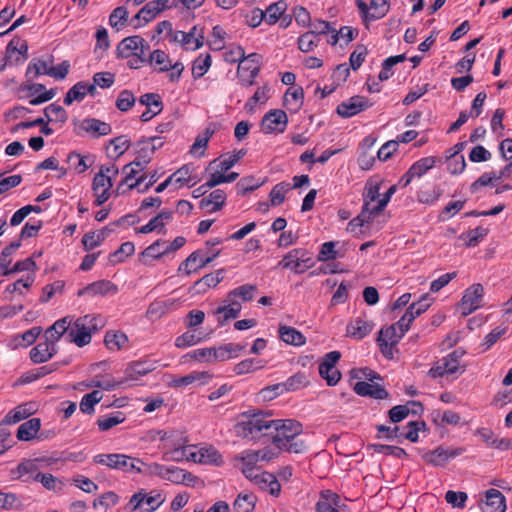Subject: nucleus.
<instances>
[{"instance_id": "1", "label": "nucleus", "mask_w": 512, "mask_h": 512, "mask_svg": "<svg viewBox=\"0 0 512 512\" xmlns=\"http://www.w3.org/2000/svg\"><path fill=\"white\" fill-rule=\"evenodd\" d=\"M269 417V413L264 414L262 411L247 416V420L235 426L237 435L251 439L270 436L277 448H280L302 433V425L296 420H272Z\"/></svg>"}, {"instance_id": "2", "label": "nucleus", "mask_w": 512, "mask_h": 512, "mask_svg": "<svg viewBox=\"0 0 512 512\" xmlns=\"http://www.w3.org/2000/svg\"><path fill=\"white\" fill-rule=\"evenodd\" d=\"M136 145L138 147L137 158L123 167L122 173L125 174V177L118 185L115 191L116 195L120 194L121 185L123 183H127L132 180L137 176V174L147 167L152 159L153 153L155 152L147 139L138 141Z\"/></svg>"}, {"instance_id": "3", "label": "nucleus", "mask_w": 512, "mask_h": 512, "mask_svg": "<svg viewBox=\"0 0 512 512\" xmlns=\"http://www.w3.org/2000/svg\"><path fill=\"white\" fill-rule=\"evenodd\" d=\"M484 296V287L480 283L471 285L464 291L463 297L459 303V308L463 316H468L482 306Z\"/></svg>"}, {"instance_id": "4", "label": "nucleus", "mask_w": 512, "mask_h": 512, "mask_svg": "<svg viewBox=\"0 0 512 512\" xmlns=\"http://www.w3.org/2000/svg\"><path fill=\"white\" fill-rule=\"evenodd\" d=\"M93 460L95 463L123 472L132 471L134 462L142 463V460L124 454H98Z\"/></svg>"}, {"instance_id": "5", "label": "nucleus", "mask_w": 512, "mask_h": 512, "mask_svg": "<svg viewBox=\"0 0 512 512\" xmlns=\"http://www.w3.org/2000/svg\"><path fill=\"white\" fill-rule=\"evenodd\" d=\"M220 252V250H216L211 253L208 252V255L204 256L201 250L194 251L180 264L178 271L185 270L187 275L197 272L214 261V259L219 256Z\"/></svg>"}, {"instance_id": "6", "label": "nucleus", "mask_w": 512, "mask_h": 512, "mask_svg": "<svg viewBox=\"0 0 512 512\" xmlns=\"http://www.w3.org/2000/svg\"><path fill=\"white\" fill-rule=\"evenodd\" d=\"M163 502L164 498L162 497L161 493L152 491L147 494L144 489H141L132 495L129 501V505L131 506L132 511H136L141 509L143 505L146 504L149 506V509L147 510L152 512L156 510Z\"/></svg>"}, {"instance_id": "7", "label": "nucleus", "mask_w": 512, "mask_h": 512, "mask_svg": "<svg viewBox=\"0 0 512 512\" xmlns=\"http://www.w3.org/2000/svg\"><path fill=\"white\" fill-rule=\"evenodd\" d=\"M88 319L90 318L83 316L74 322V326L68 332V342L75 343L78 347H83L91 342L92 335L90 328L87 327Z\"/></svg>"}, {"instance_id": "8", "label": "nucleus", "mask_w": 512, "mask_h": 512, "mask_svg": "<svg viewBox=\"0 0 512 512\" xmlns=\"http://www.w3.org/2000/svg\"><path fill=\"white\" fill-rule=\"evenodd\" d=\"M287 123V114L283 110L273 109L264 115L261 128L265 133H282L286 129Z\"/></svg>"}, {"instance_id": "9", "label": "nucleus", "mask_w": 512, "mask_h": 512, "mask_svg": "<svg viewBox=\"0 0 512 512\" xmlns=\"http://www.w3.org/2000/svg\"><path fill=\"white\" fill-rule=\"evenodd\" d=\"M462 453V449H445L442 446L434 450L425 451L422 454V459L432 466L443 467L446 463Z\"/></svg>"}, {"instance_id": "10", "label": "nucleus", "mask_w": 512, "mask_h": 512, "mask_svg": "<svg viewBox=\"0 0 512 512\" xmlns=\"http://www.w3.org/2000/svg\"><path fill=\"white\" fill-rule=\"evenodd\" d=\"M372 106V103L363 96H353L337 106L336 112L343 118L352 117Z\"/></svg>"}, {"instance_id": "11", "label": "nucleus", "mask_w": 512, "mask_h": 512, "mask_svg": "<svg viewBox=\"0 0 512 512\" xmlns=\"http://www.w3.org/2000/svg\"><path fill=\"white\" fill-rule=\"evenodd\" d=\"M190 461L201 464L220 466L224 463L222 455L213 446L202 447L196 452H191Z\"/></svg>"}, {"instance_id": "12", "label": "nucleus", "mask_w": 512, "mask_h": 512, "mask_svg": "<svg viewBox=\"0 0 512 512\" xmlns=\"http://www.w3.org/2000/svg\"><path fill=\"white\" fill-rule=\"evenodd\" d=\"M118 291L117 286L109 280H98L88 284L77 292L78 296H107L109 294H116Z\"/></svg>"}, {"instance_id": "13", "label": "nucleus", "mask_w": 512, "mask_h": 512, "mask_svg": "<svg viewBox=\"0 0 512 512\" xmlns=\"http://www.w3.org/2000/svg\"><path fill=\"white\" fill-rule=\"evenodd\" d=\"M485 502L481 506L482 512H505V496L497 489L491 488L485 492Z\"/></svg>"}, {"instance_id": "14", "label": "nucleus", "mask_w": 512, "mask_h": 512, "mask_svg": "<svg viewBox=\"0 0 512 512\" xmlns=\"http://www.w3.org/2000/svg\"><path fill=\"white\" fill-rule=\"evenodd\" d=\"M56 353V345L45 339L30 350V359L35 364L44 363L51 359Z\"/></svg>"}, {"instance_id": "15", "label": "nucleus", "mask_w": 512, "mask_h": 512, "mask_svg": "<svg viewBox=\"0 0 512 512\" xmlns=\"http://www.w3.org/2000/svg\"><path fill=\"white\" fill-rule=\"evenodd\" d=\"M79 127L81 130L91 134L95 138L109 135L112 132V127L109 123L103 122L96 118L84 119L80 123Z\"/></svg>"}, {"instance_id": "16", "label": "nucleus", "mask_w": 512, "mask_h": 512, "mask_svg": "<svg viewBox=\"0 0 512 512\" xmlns=\"http://www.w3.org/2000/svg\"><path fill=\"white\" fill-rule=\"evenodd\" d=\"M353 389L360 396H369L374 399H386L389 396L387 390L377 383L370 384L365 381H359L354 385Z\"/></svg>"}, {"instance_id": "17", "label": "nucleus", "mask_w": 512, "mask_h": 512, "mask_svg": "<svg viewBox=\"0 0 512 512\" xmlns=\"http://www.w3.org/2000/svg\"><path fill=\"white\" fill-rule=\"evenodd\" d=\"M165 474L166 477L164 480L170 481L174 484H184L187 486H193L198 479L192 473L174 466L168 467Z\"/></svg>"}, {"instance_id": "18", "label": "nucleus", "mask_w": 512, "mask_h": 512, "mask_svg": "<svg viewBox=\"0 0 512 512\" xmlns=\"http://www.w3.org/2000/svg\"><path fill=\"white\" fill-rule=\"evenodd\" d=\"M70 324L71 319H69V317H64L62 319L57 320L51 327H49L45 331L44 338L49 340L51 343H54V345H56V342L63 335H66V339H68Z\"/></svg>"}, {"instance_id": "19", "label": "nucleus", "mask_w": 512, "mask_h": 512, "mask_svg": "<svg viewBox=\"0 0 512 512\" xmlns=\"http://www.w3.org/2000/svg\"><path fill=\"white\" fill-rule=\"evenodd\" d=\"M40 427L41 420L39 418H31L18 427L16 437L20 441L33 440L37 438Z\"/></svg>"}, {"instance_id": "20", "label": "nucleus", "mask_w": 512, "mask_h": 512, "mask_svg": "<svg viewBox=\"0 0 512 512\" xmlns=\"http://www.w3.org/2000/svg\"><path fill=\"white\" fill-rule=\"evenodd\" d=\"M373 329V323L357 317L347 325V335L355 339H363Z\"/></svg>"}, {"instance_id": "21", "label": "nucleus", "mask_w": 512, "mask_h": 512, "mask_svg": "<svg viewBox=\"0 0 512 512\" xmlns=\"http://www.w3.org/2000/svg\"><path fill=\"white\" fill-rule=\"evenodd\" d=\"M465 355L463 348H457L446 357L442 359L443 369L449 372V374H455L457 372L463 373L465 366H460V360Z\"/></svg>"}, {"instance_id": "22", "label": "nucleus", "mask_w": 512, "mask_h": 512, "mask_svg": "<svg viewBox=\"0 0 512 512\" xmlns=\"http://www.w3.org/2000/svg\"><path fill=\"white\" fill-rule=\"evenodd\" d=\"M142 37L139 35L124 38L117 46V55L120 58H129L136 53Z\"/></svg>"}, {"instance_id": "23", "label": "nucleus", "mask_w": 512, "mask_h": 512, "mask_svg": "<svg viewBox=\"0 0 512 512\" xmlns=\"http://www.w3.org/2000/svg\"><path fill=\"white\" fill-rule=\"evenodd\" d=\"M155 369V363L151 361H137L131 363L125 370L126 379L137 380L139 377L152 372Z\"/></svg>"}, {"instance_id": "24", "label": "nucleus", "mask_w": 512, "mask_h": 512, "mask_svg": "<svg viewBox=\"0 0 512 512\" xmlns=\"http://www.w3.org/2000/svg\"><path fill=\"white\" fill-rule=\"evenodd\" d=\"M254 484L261 490L268 491L273 496H278L280 493V483L276 477L269 472H261Z\"/></svg>"}, {"instance_id": "25", "label": "nucleus", "mask_w": 512, "mask_h": 512, "mask_svg": "<svg viewBox=\"0 0 512 512\" xmlns=\"http://www.w3.org/2000/svg\"><path fill=\"white\" fill-rule=\"evenodd\" d=\"M226 202V193L222 189H216L212 191L208 197L203 198L199 205L201 209H206L210 205H212V208L209 210V212H216L222 209Z\"/></svg>"}, {"instance_id": "26", "label": "nucleus", "mask_w": 512, "mask_h": 512, "mask_svg": "<svg viewBox=\"0 0 512 512\" xmlns=\"http://www.w3.org/2000/svg\"><path fill=\"white\" fill-rule=\"evenodd\" d=\"M32 404L19 405L6 414L2 423L11 425L18 423L33 414Z\"/></svg>"}, {"instance_id": "27", "label": "nucleus", "mask_w": 512, "mask_h": 512, "mask_svg": "<svg viewBox=\"0 0 512 512\" xmlns=\"http://www.w3.org/2000/svg\"><path fill=\"white\" fill-rule=\"evenodd\" d=\"M262 56L258 53H251L246 56L238 65V72H247L257 76L260 72Z\"/></svg>"}, {"instance_id": "28", "label": "nucleus", "mask_w": 512, "mask_h": 512, "mask_svg": "<svg viewBox=\"0 0 512 512\" xmlns=\"http://www.w3.org/2000/svg\"><path fill=\"white\" fill-rule=\"evenodd\" d=\"M279 337L285 343L294 346H301L305 344L306 341L304 335L300 331L290 326H280Z\"/></svg>"}, {"instance_id": "29", "label": "nucleus", "mask_w": 512, "mask_h": 512, "mask_svg": "<svg viewBox=\"0 0 512 512\" xmlns=\"http://www.w3.org/2000/svg\"><path fill=\"white\" fill-rule=\"evenodd\" d=\"M304 92L302 87L290 88L284 95V105L291 111L297 112L303 104Z\"/></svg>"}, {"instance_id": "30", "label": "nucleus", "mask_w": 512, "mask_h": 512, "mask_svg": "<svg viewBox=\"0 0 512 512\" xmlns=\"http://www.w3.org/2000/svg\"><path fill=\"white\" fill-rule=\"evenodd\" d=\"M105 345L110 350H120L127 347L128 337L121 331H108L104 338Z\"/></svg>"}, {"instance_id": "31", "label": "nucleus", "mask_w": 512, "mask_h": 512, "mask_svg": "<svg viewBox=\"0 0 512 512\" xmlns=\"http://www.w3.org/2000/svg\"><path fill=\"white\" fill-rule=\"evenodd\" d=\"M226 302V305L218 307L217 310L215 311L216 314L223 315V320L219 319V323L221 325H223L224 321L237 318L241 311L240 302L236 301L234 298H231L229 300V298L227 297Z\"/></svg>"}, {"instance_id": "32", "label": "nucleus", "mask_w": 512, "mask_h": 512, "mask_svg": "<svg viewBox=\"0 0 512 512\" xmlns=\"http://www.w3.org/2000/svg\"><path fill=\"white\" fill-rule=\"evenodd\" d=\"M168 0L150 1L144 7L140 9V14L144 15V23H149L153 20L161 11L168 8Z\"/></svg>"}, {"instance_id": "33", "label": "nucleus", "mask_w": 512, "mask_h": 512, "mask_svg": "<svg viewBox=\"0 0 512 512\" xmlns=\"http://www.w3.org/2000/svg\"><path fill=\"white\" fill-rule=\"evenodd\" d=\"M257 501L253 493H240L233 503L234 512H252Z\"/></svg>"}, {"instance_id": "34", "label": "nucleus", "mask_w": 512, "mask_h": 512, "mask_svg": "<svg viewBox=\"0 0 512 512\" xmlns=\"http://www.w3.org/2000/svg\"><path fill=\"white\" fill-rule=\"evenodd\" d=\"M212 63L211 55L209 53L200 54L192 65V76L194 79L201 78L209 70Z\"/></svg>"}, {"instance_id": "35", "label": "nucleus", "mask_w": 512, "mask_h": 512, "mask_svg": "<svg viewBox=\"0 0 512 512\" xmlns=\"http://www.w3.org/2000/svg\"><path fill=\"white\" fill-rule=\"evenodd\" d=\"M368 450H372L374 453H380L385 455H391L395 458H405L408 456L406 451L403 448L392 445H384V444H369Z\"/></svg>"}, {"instance_id": "36", "label": "nucleus", "mask_w": 512, "mask_h": 512, "mask_svg": "<svg viewBox=\"0 0 512 512\" xmlns=\"http://www.w3.org/2000/svg\"><path fill=\"white\" fill-rule=\"evenodd\" d=\"M128 10L124 6L116 7L109 16V25L119 31L126 26L128 21Z\"/></svg>"}, {"instance_id": "37", "label": "nucleus", "mask_w": 512, "mask_h": 512, "mask_svg": "<svg viewBox=\"0 0 512 512\" xmlns=\"http://www.w3.org/2000/svg\"><path fill=\"white\" fill-rule=\"evenodd\" d=\"M44 115L47 118L48 122H59L61 124L65 123L68 119V114L66 110L55 103L48 105L44 109Z\"/></svg>"}, {"instance_id": "38", "label": "nucleus", "mask_w": 512, "mask_h": 512, "mask_svg": "<svg viewBox=\"0 0 512 512\" xmlns=\"http://www.w3.org/2000/svg\"><path fill=\"white\" fill-rule=\"evenodd\" d=\"M125 419V415L122 412L117 411L110 415L99 418L97 420V425L101 431H108L114 426L123 423Z\"/></svg>"}, {"instance_id": "39", "label": "nucleus", "mask_w": 512, "mask_h": 512, "mask_svg": "<svg viewBox=\"0 0 512 512\" xmlns=\"http://www.w3.org/2000/svg\"><path fill=\"white\" fill-rule=\"evenodd\" d=\"M436 164V158L433 156L424 157L416 161L408 170L414 177H421L428 170L434 167Z\"/></svg>"}, {"instance_id": "40", "label": "nucleus", "mask_w": 512, "mask_h": 512, "mask_svg": "<svg viewBox=\"0 0 512 512\" xmlns=\"http://www.w3.org/2000/svg\"><path fill=\"white\" fill-rule=\"evenodd\" d=\"M286 8L287 4L284 1H278L268 6L264 12L266 16V22L269 25L275 24L284 14Z\"/></svg>"}, {"instance_id": "41", "label": "nucleus", "mask_w": 512, "mask_h": 512, "mask_svg": "<svg viewBox=\"0 0 512 512\" xmlns=\"http://www.w3.org/2000/svg\"><path fill=\"white\" fill-rule=\"evenodd\" d=\"M53 63V58L49 57L48 60L43 59H34L27 67L26 75L29 76L33 73L34 77H37L41 74L48 75V71L50 69V65Z\"/></svg>"}, {"instance_id": "42", "label": "nucleus", "mask_w": 512, "mask_h": 512, "mask_svg": "<svg viewBox=\"0 0 512 512\" xmlns=\"http://www.w3.org/2000/svg\"><path fill=\"white\" fill-rule=\"evenodd\" d=\"M101 399L102 394L98 390L85 394L80 402V410L85 414H92L94 412V406L100 402Z\"/></svg>"}, {"instance_id": "43", "label": "nucleus", "mask_w": 512, "mask_h": 512, "mask_svg": "<svg viewBox=\"0 0 512 512\" xmlns=\"http://www.w3.org/2000/svg\"><path fill=\"white\" fill-rule=\"evenodd\" d=\"M369 9L370 15L367 16L369 21H374L383 18L389 11V0H371Z\"/></svg>"}, {"instance_id": "44", "label": "nucleus", "mask_w": 512, "mask_h": 512, "mask_svg": "<svg viewBox=\"0 0 512 512\" xmlns=\"http://www.w3.org/2000/svg\"><path fill=\"white\" fill-rule=\"evenodd\" d=\"M135 252V246L132 242H124L121 246L109 256V261L112 264L120 263L125 258L133 255Z\"/></svg>"}, {"instance_id": "45", "label": "nucleus", "mask_w": 512, "mask_h": 512, "mask_svg": "<svg viewBox=\"0 0 512 512\" xmlns=\"http://www.w3.org/2000/svg\"><path fill=\"white\" fill-rule=\"evenodd\" d=\"M319 374L320 376L326 380L327 385L334 386L341 379V373L335 367L330 366L328 364L319 365Z\"/></svg>"}, {"instance_id": "46", "label": "nucleus", "mask_w": 512, "mask_h": 512, "mask_svg": "<svg viewBox=\"0 0 512 512\" xmlns=\"http://www.w3.org/2000/svg\"><path fill=\"white\" fill-rule=\"evenodd\" d=\"M488 234V229L484 227H477L463 233L460 238L466 241L468 247H475L479 242Z\"/></svg>"}, {"instance_id": "47", "label": "nucleus", "mask_w": 512, "mask_h": 512, "mask_svg": "<svg viewBox=\"0 0 512 512\" xmlns=\"http://www.w3.org/2000/svg\"><path fill=\"white\" fill-rule=\"evenodd\" d=\"M211 376L207 372H192L188 375H185L183 377H179L174 379L171 382V386L173 387H182V386H188L195 382L196 380H202L203 382H206L207 379H209Z\"/></svg>"}, {"instance_id": "48", "label": "nucleus", "mask_w": 512, "mask_h": 512, "mask_svg": "<svg viewBox=\"0 0 512 512\" xmlns=\"http://www.w3.org/2000/svg\"><path fill=\"white\" fill-rule=\"evenodd\" d=\"M86 94L84 91V81L77 82L74 86H72L64 97V104L69 106L74 101H82L85 98Z\"/></svg>"}, {"instance_id": "49", "label": "nucleus", "mask_w": 512, "mask_h": 512, "mask_svg": "<svg viewBox=\"0 0 512 512\" xmlns=\"http://www.w3.org/2000/svg\"><path fill=\"white\" fill-rule=\"evenodd\" d=\"M404 60H405L404 54L391 56V57H388L387 59H385L382 64V69L378 75L379 80L385 81V80L389 79L390 76L392 75V72H391L392 67L398 63L403 62Z\"/></svg>"}, {"instance_id": "50", "label": "nucleus", "mask_w": 512, "mask_h": 512, "mask_svg": "<svg viewBox=\"0 0 512 512\" xmlns=\"http://www.w3.org/2000/svg\"><path fill=\"white\" fill-rule=\"evenodd\" d=\"M291 189L289 183L281 182L275 185L270 192V201L273 206L280 205L285 200V194Z\"/></svg>"}, {"instance_id": "51", "label": "nucleus", "mask_w": 512, "mask_h": 512, "mask_svg": "<svg viewBox=\"0 0 512 512\" xmlns=\"http://www.w3.org/2000/svg\"><path fill=\"white\" fill-rule=\"evenodd\" d=\"M257 290L255 285L245 284L241 285L228 293L229 300L231 298L239 297L243 301H250L254 297V293Z\"/></svg>"}, {"instance_id": "52", "label": "nucleus", "mask_w": 512, "mask_h": 512, "mask_svg": "<svg viewBox=\"0 0 512 512\" xmlns=\"http://www.w3.org/2000/svg\"><path fill=\"white\" fill-rule=\"evenodd\" d=\"M261 185L262 183L259 182V180L255 179L253 176H249L240 179L236 184V189L239 195L244 196L247 193L258 189Z\"/></svg>"}, {"instance_id": "53", "label": "nucleus", "mask_w": 512, "mask_h": 512, "mask_svg": "<svg viewBox=\"0 0 512 512\" xmlns=\"http://www.w3.org/2000/svg\"><path fill=\"white\" fill-rule=\"evenodd\" d=\"M397 329H399V328L396 324H393L386 328H382L379 332V337H378L377 341H386V342H392V344H398L399 340L404 335H401V332L398 334Z\"/></svg>"}, {"instance_id": "54", "label": "nucleus", "mask_w": 512, "mask_h": 512, "mask_svg": "<svg viewBox=\"0 0 512 512\" xmlns=\"http://www.w3.org/2000/svg\"><path fill=\"white\" fill-rule=\"evenodd\" d=\"M135 97L129 90H122L116 100V107L122 112L130 110L135 104Z\"/></svg>"}, {"instance_id": "55", "label": "nucleus", "mask_w": 512, "mask_h": 512, "mask_svg": "<svg viewBox=\"0 0 512 512\" xmlns=\"http://www.w3.org/2000/svg\"><path fill=\"white\" fill-rule=\"evenodd\" d=\"M104 241V231L89 232L86 233L82 238V244L85 251H91L95 247L99 246Z\"/></svg>"}, {"instance_id": "56", "label": "nucleus", "mask_w": 512, "mask_h": 512, "mask_svg": "<svg viewBox=\"0 0 512 512\" xmlns=\"http://www.w3.org/2000/svg\"><path fill=\"white\" fill-rule=\"evenodd\" d=\"M166 254H168L166 241L162 239L155 241L143 251V255L152 257L154 259H158Z\"/></svg>"}, {"instance_id": "57", "label": "nucleus", "mask_w": 512, "mask_h": 512, "mask_svg": "<svg viewBox=\"0 0 512 512\" xmlns=\"http://www.w3.org/2000/svg\"><path fill=\"white\" fill-rule=\"evenodd\" d=\"M142 466L144 469H138V473L144 474L147 476H158L161 479L166 477L165 472H167L168 467L158 463L147 464L142 461Z\"/></svg>"}, {"instance_id": "58", "label": "nucleus", "mask_w": 512, "mask_h": 512, "mask_svg": "<svg viewBox=\"0 0 512 512\" xmlns=\"http://www.w3.org/2000/svg\"><path fill=\"white\" fill-rule=\"evenodd\" d=\"M109 144L113 146V154L111 156L118 158L129 148L130 139L126 135H121L111 139Z\"/></svg>"}, {"instance_id": "59", "label": "nucleus", "mask_w": 512, "mask_h": 512, "mask_svg": "<svg viewBox=\"0 0 512 512\" xmlns=\"http://www.w3.org/2000/svg\"><path fill=\"white\" fill-rule=\"evenodd\" d=\"M224 270L219 269L214 273H210L196 281V286H206L208 288L217 286L224 278Z\"/></svg>"}, {"instance_id": "60", "label": "nucleus", "mask_w": 512, "mask_h": 512, "mask_svg": "<svg viewBox=\"0 0 512 512\" xmlns=\"http://www.w3.org/2000/svg\"><path fill=\"white\" fill-rule=\"evenodd\" d=\"M284 383L288 392L296 391L305 387L309 381L304 373H296L289 377Z\"/></svg>"}, {"instance_id": "61", "label": "nucleus", "mask_w": 512, "mask_h": 512, "mask_svg": "<svg viewBox=\"0 0 512 512\" xmlns=\"http://www.w3.org/2000/svg\"><path fill=\"white\" fill-rule=\"evenodd\" d=\"M336 243L333 241L325 242L321 245L319 254L317 256L318 261L326 262L337 258V251L335 250Z\"/></svg>"}, {"instance_id": "62", "label": "nucleus", "mask_w": 512, "mask_h": 512, "mask_svg": "<svg viewBox=\"0 0 512 512\" xmlns=\"http://www.w3.org/2000/svg\"><path fill=\"white\" fill-rule=\"evenodd\" d=\"M319 43V38L313 34L306 32L298 38V47L302 52H310Z\"/></svg>"}, {"instance_id": "63", "label": "nucleus", "mask_w": 512, "mask_h": 512, "mask_svg": "<svg viewBox=\"0 0 512 512\" xmlns=\"http://www.w3.org/2000/svg\"><path fill=\"white\" fill-rule=\"evenodd\" d=\"M112 186V176H105L100 172L95 174L92 182V190L94 193H97L100 189H107V192H110Z\"/></svg>"}, {"instance_id": "64", "label": "nucleus", "mask_w": 512, "mask_h": 512, "mask_svg": "<svg viewBox=\"0 0 512 512\" xmlns=\"http://www.w3.org/2000/svg\"><path fill=\"white\" fill-rule=\"evenodd\" d=\"M192 167L190 165H183L181 168L176 170L171 177H173V182L178 184L179 186H183L184 184H188L192 181L191 173Z\"/></svg>"}]
</instances>
